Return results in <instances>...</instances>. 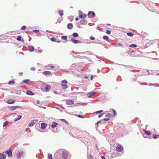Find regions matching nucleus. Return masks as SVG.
Here are the masks:
<instances>
[{
	"mask_svg": "<svg viewBox=\"0 0 159 159\" xmlns=\"http://www.w3.org/2000/svg\"><path fill=\"white\" fill-rule=\"evenodd\" d=\"M123 149V147L120 144H118L116 147V150L118 152H121Z\"/></svg>",
	"mask_w": 159,
	"mask_h": 159,
	"instance_id": "nucleus-1",
	"label": "nucleus"
},
{
	"mask_svg": "<svg viewBox=\"0 0 159 159\" xmlns=\"http://www.w3.org/2000/svg\"><path fill=\"white\" fill-rule=\"evenodd\" d=\"M68 157V153L65 151H63L62 154V159H66Z\"/></svg>",
	"mask_w": 159,
	"mask_h": 159,
	"instance_id": "nucleus-2",
	"label": "nucleus"
},
{
	"mask_svg": "<svg viewBox=\"0 0 159 159\" xmlns=\"http://www.w3.org/2000/svg\"><path fill=\"white\" fill-rule=\"evenodd\" d=\"M88 16L89 18H91L95 17V14L94 12L89 11L88 13Z\"/></svg>",
	"mask_w": 159,
	"mask_h": 159,
	"instance_id": "nucleus-3",
	"label": "nucleus"
},
{
	"mask_svg": "<svg viewBox=\"0 0 159 159\" xmlns=\"http://www.w3.org/2000/svg\"><path fill=\"white\" fill-rule=\"evenodd\" d=\"M86 16V14H83L82 11H81L79 13V17L80 18H84Z\"/></svg>",
	"mask_w": 159,
	"mask_h": 159,
	"instance_id": "nucleus-4",
	"label": "nucleus"
},
{
	"mask_svg": "<svg viewBox=\"0 0 159 159\" xmlns=\"http://www.w3.org/2000/svg\"><path fill=\"white\" fill-rule=\"evenodd\" d=\"M74 103V101L72 100L69 99L66 101V104L68 105H72Z\"/></svg>",
	"mask_w": 159,
	"mask_h": 159,
	"instance_id": "nucleus-5",
	"label": "nucleus"
},
{
	"mask_svg": "<svg viewBox=\"0 0 159 159\" xmlns=\"http://www.w3.org/2000/svg\"><path fill=\"white\" fill-rule=\"evenodd\" d=\"M5 153L7 154L8 157H11L12 156V153L11 150V149L8 150H7L5 152Z\"/></svg>",
	"mask_w": 159,
	"mask_h": 159,
	"instance_id": "nucleus-6",
	"label": "nucleus"
},
{
	"mask_svg": "<svg viewBox=\"0 0 159 159\" xmlns=\"http://www.w3.org/2000/svg\"><path fill=\"white\" fill-rule=\"evenodd\" d=\"M28 48L30 52H32L34 51V48L33 46L30 45L28 46Z\"/></svg>",
	"mask_w": 159,
	"mask_h": 159,
	"instance_id": "nucleus-7",
	"label": "nucleus"
},
{
	"mask_svg": "<svg viewBox=\"0 0 159 159\" xmlns=\"http://www.w3.org/2000/svg\"><path fill=\"white\" fill-rule=\"evenodd\" d=\"M96 92H90V93H88L87 95L88 97L90 98V97H91V96H93L95 94H96Z\"/></svg>",
	"mask_w": 159,
	"mask_h": 159,
	"instance_id": "nucleus-8",
	"label": "nucleus"
},
{
	"mask_svg": "<svg viewBox=\"0 0 159 159\" xmlns=\"http://www.w3.org/2000/svg\"><path fill=\"white\" fill-rule=\"evenodd\" d=\"M15 102V100L14 99H11L7 100V102L8 104L14 103Z\"/></svg>",
	"mask_w": 159,
	"mask_h": 159,
	"instance_id": "nucleus-9",
	"label": "nucleus"
},
{
	"mask_svg": "<svg viewBox=\"0 0 159 159\" xmlns=\"http://www.w3.org/2000/svg\"><path fill=\"white\" fill-rule=\"evenodd\" d=\"M43 74L46 75H51V72L49 71H46L43 72Z\"/></svg>",
	"mask_w": 159,
	"mask_h": 159,
	"instance_id": "nucleus-10",
	"label": "nucleus"
},
{
	"mask_svg": "<svg viewBox=\"0 0 159 159\" xmlns=\"http://www.w3.org/2000/svg\"><path fill=\"white\" fill-rule=\"evenodd\" d=\"M47 125L45 123H41V128L42 129H44L47 127Z\"/></svg>",
	"mask_w": 159,
	"mask_h": 159,
	"instance_id": "nucleus-11",
	"label": "nucleus"
},
{
	"mask_svg": "<svg viewBox=\"0 0 159 159\" xmlns=\"http://www.w3.org/2000/svg\"><path fill=\"white\" fill-rule=\"evenodd\" d=\"M71 41L75 43H81L80 41L75 40L73 38H71Z\"/></svg>",
	"mask_w": 159,
	"mask_h": 159,
	"instance_id": "nucleus-12",
	"label": "nucleus"
},
{
	"mask_svg": "<svg viewBox=\"0 0 159 159\" xmlns=\"http://www.w3.org/2000/svg\"><path fill=\"white\" fill-rule=\"evenodd\" d=\"M58 124L55 122H53L52 124L51 125V126L52 128H54L56 127L57 125Z\"/></svg>",
	"mask_w": 159,
	"mask_h": 159,
	"instance_id": "nucleus-13",
	"label": "nucleus"
},
{
	"mask_svg": "<svg viewBox=\"0 0 159 159\" xmlns=\"http://www.w3.org/2000/svg\"><path fill=\"white\" fill-rule=\"evenodd\" d=\"M6 156L5 155L2 153L0 154V159H5Z\"/></svg>",
	"mask_w": 159,
	"mask_h": 159,
	"instance_id": "nucleus-14",
	"label": "nucleus"
},
{
	"mask_svg": "<svg viewBox=\"0 0 159 159\" xmlns=\"http://www.w3.org/2000/svg\"><path fill=\"white\" fill-rule=\"evenodd\" d=\"M23 154V152H18L17 154V158L18 159L20 158L21 156Z\"/></svg>",
	"mask_w": 159,
	"mask_h": 159,
	"instance_id": "nucleus-15",
	"label": "nucleus"
},
{
	"mask_svg": "<svg viewBox=\"0 0 159 159\" xmlns=\"http://www.w3.org/2000/svg\"><path fill=\"white\" fill-rule=\"evenodd\" d=\"M61 85L62 88L64 89H65L68 87L67 85L66 84H61Z\"/></svg>",
	"mask_w": 159,
	"mask_h": 159,
	"instance_id": "nucleus-16",
	"label": "nucleus"
},
{
	"mask_svg": "<svg viewBox=\"0 0 159 159\" xmlns=\"http://www.w3.org/2000/svg\"><path fill=\"white\" fill-rule=\"evenodd\" d=\"M50 89H51L50 86L48 85H47L46 86V89H45L46 91L48 92L49 91Z\"/></svg>",
	"mask_w": 159,
	"mask_h": 159,
	"instance_id": "nucleus-17",
	"label": "nucleus"
},
{
	"mask_svg": "<svg viewBox=\"0 0 159 159\" xmlns=\"http://www.w3.org/2000/svg\"><path fill=\"white\" fill-rule=\"evenodd\" d=\"M73 27V26L72 23H69L67 25V28L70 29H72Z\"/></svg>",
	"mask_w": 159,
	"mask_h": 159,
	"instance_id": "nucleus-18",
	"label": "nucleus"
},
{
	"mask_svg": "<svg viewBox=\"0 0 159 159\" xmlns=\"http://www.w3.org/2000/svg\"><path fill=\"white\" fill-rule=\"evenodd\" d=\"M26 93L28 95H33L34 94L33 92L32 91L30 90L27 91L26 92Z\"/></svg>",
	"mask_w": 159,
	"mask_h": 159,
	"instance_id": "nucleus-19",
	"label": "nucleus"
},
{
	"mask_svg": "<svg viewBox=\"0 0 159 159\" xmlns=\"http://www.w3.org/2000/svg\"><path fill=\"white\" fill-rule=\"evenodd\" d=\"M17 40L19 41H21L22 42H24V40L23 39H21V37L20 36H19L17 37Z\"/></svg>",
	"mask_w": 159,
	"mask_h": 159,
	"instance_id": "nucleus-20",
	"label": "nucleus"
},
{
	"mask_svg": "<svg viewBox=\"0 0 159 159\" xmlns=\"http://www.w3.org/2000/svg\"><path fill=\"white\" fill-rule=\"evenodd\" d=\"M127 34L129 36L132 37L134 35V33L131 32H127Z\"/></svg>",
	"mask_w": 159,
	"mask_h": 159,
	"instance_id": "nucleus-21",
	"label": "nucleus"
},
{
	"mask_svg": "<svg viewBox=\"0 0 159 159\" xmlns=\"http://www.w3.org/2000/svg\"><path fill=\"white\" fill-rule=\"evenodd\" d=\"M11 108L12 109V110H15L17 108H20V107H18V106H12Z\"/></svg>",
	"mask_w": 159,
	"mask_h": 159,
	"instance_id": "nucleus-22",
	"label": "nucleus"
},
{
	"mask_svg": "<svg viewBox=\"0 0 159 159\" xmlns=\"http://www.w3.org/2000/svg\"><path fill=\"white\" fill-rule=\"evenodd\" d=\"M59 15L62 16L63 15V10H60L59 11Z\"/></svg>",
	"mask_w": 159,
	"mask_h": 159,
	"instance_id": "nucleus-23",
	"label": "nucleus"
},
{
	"mask_svg": "<svg viewBox=\"0 0 159 159\" xmlns=\"http://www.w3.org/2000/svg\"><path fill=\"white\" fill-rule=\"evenodd\" d=\"M72 36L74 37H76L78 36V34L76 33H74L72 34Z\"/></svg>",
	"mask_w": 159,
	"mask_h": 159,
	"instance_id": "nucleus-24",
	"label": "nucleus"
},
{
	"mask_svg": "<svg viewBox=\"0 0 159 159\" xmlns=\"http://www.w3.org/2000/svg\"><path fill=\"white\" fill-rule=\"evenodd\" d=\"M144 132H145V133L147 135H151V133L149 131L145 130V131Z\"/></svg>",
	"mask_w": 159,
	"mask_h": 159,
	"instance_id": "nucleus-25",
	"label": "nucleus"
},
{
	"mask_svg": "<svg viewBox=\"0 0 159 159\" xmlns=\"http://www.w3.org/2000/svg\"><path fill=\"white\" fill-rule=\"evenodd\" d=\"M61 121H62L63 122H64L66 124H69L68 122L65 119H61Z\"/></svg>",
	"mask_w": 159,
	"mask_h": 159,
	"instance_id": "nucleus-26",
	"label": "nucleus"
},
{
	"mask_svg": "<svg viewBox=\"0 0 159 159\" xmlns=\"http://www.w3.org/2000/svg\"><path fill=\"white\" fill-rule=\"evenodd\" d=\"M15 83V81L14 80H10L8 83L9 84H14Z\"/></svg>",
	"mask_w": 159,
	"mask_h": 159,
	"instance_id": "nucleus-27",
	"label": "nucleus"
},
{
	"mask_svg": "<svg viewBox=\"0 0 159 159\" xmlns=\"http://www.w3.org/2000/svg\"><path fill=\"white\" fill-rule=\"evenodd\" d=\"M8 121H6V122H5L4 123H3V126H4V127H5V126H6L8 124Z\"/></svg>",
	"mask_w": 159,
	"mask_h": 159,
	"instance_id": "nucleus-28",
	"label": "nucleus"
},
{
	"mask_svg": "<svg viewBox=\"0 0 159 159\" xmlns=\"http://www.w3.org/2000/svg\"><path fill=\"white\" fill-rule=\"evenodd\" d=\"M129 47L131 48H135L137 47V45L136 44H133L130 45Z\"/></svg>",
	"mask_w": 159,
	"mask_h": 159,
	"instance_id": "nucleus-29",
	"label": "nucleus"
},
{
	"mask_svg": "<svg viewBox=\"0 0 159 159\" xmlns=\"http://www.w3.org/2000/svg\"><path fill=\"white\" fill-rule=\"evenodd\" d=\"M48 159H52V154H50L48 155Z\"/></svg>",
	"mask_w": 159,
	"mask_h": 159,
	"instance_id": "nucleus-30",
	"label": "nucleus"
},
{
	"mask_svg": "<svg viewBox=\"0 0 159 159\" xmlns=\"http://www.w3.org/2000/svg\"><path fill=\"white\" fill-rule=\"evenodd\" d=\"M61 39L64 40H66L67 39V37L66 36H64L61 37Z\"/></svg>",
	"mask_w": 159,
	"mask_h": 159,
	"instance_id": "nucleus-31",
	"label": "nucleus"
},
{
	"mask_svg": "<svg viewBox=\"0 0 159 159\" xmlns=\"http://www.w3.org/2000/svg\"><path fill=\"white\" fill-rule=\"evenodd\" d=\"M30 80L27 79V80H23V83H26L30 82Z\"/></svg>",
	"mask_w": 159,
	"mask_h": 159,
	"instance_id": "nucleus-32",
	"label": "nucleus"
},
{
	"mask_svg": "<svg viewBox=\"0 0 159 159\" xmlns=\"http://www.w3.org/2000/svg\"><path fill=\"white\" fill-rule=\"evenodd\" d=\"M103 39L105 40H107L109 39V37L107 36H103Z\"/></svg>",
	"mask_w": 159,
	"mask_h": 159,
	"instance_id": "nucleus-33",
	"label": "nucleus"
},
{
	"mask_svg": "<svg viewBox=\"0 0 159 159\" xmlns=\"http://www.w3.org/2000/svg\"><path fill=\"white\" fill-rule=\"evenodd\" d=\"M112 110L113 112L114 116H116L117 114L116 111L115 110H114V109H112Z\"/></svg>",
	"mask_w": 159,
	"mask_h": 159,
	"instance_id": "nucleus-34",
	"label": "nucleus"
},
{
	"mask_svg": "<svg viewBox=\"0 0 159 159\" xmlns=\"http://www.w3.org/2000/svg\"><path fill=\"white\" fill-rule=\"evenodd\" d=\"M61 84H67V81L66 80H63L61 82Z\"/></svg>",
	"mask_w": 159,
	"mask_h": 159,
	"instance_id": "nucleus-35",
	"label": "nucleus"
},
{
	"mask_svg": "<svg viewBox=\"0 0 159 159\" xmlns=\"http://www.w3.org/2000/svg\"><path fill=\"white\" fill-rule=\"evenodd\" d=\"M51 40L52 42H55L57 40V39L53 37L51 39Z\"/></svg>",
	"mask_w": 159,
	"mask_h": 159,
	"instance_id": "nucleus-36",
	"label": "nucleus"
},
{
	"mask_svg": "<svg viewBox=\"0 0 159 159\" xmlns=\"http://www.w3.org/2000/svg\"><path fill=\"white\" fill-rule=\"evenodd\" d=\"M22 117V116L20 115H19L18 116V118L16 119L15 120V121H17L20 119Z\"/></svg>",
	"mask_w": 159,
	"mask_h": 159,
	"instance_id": "nucleus-37",
	"label": "nucleus"
},
{
	"mask_svg": "<svg viewBox=\"0 0 159 159\" xmlns=\"http://www.w3.org/2000/svg\"><path fill=\"white\" fill-rule=\"evenodd\" d=\"M35 123L34 122H31L29 124V126L31 127L33 125H35Z\"/></svg>",
	"mask_w": 159,
	"mask_h": 159,
	"instance_id": "nucleus-38",
	"label": "nucleus"
},
{
	"mask_svg": "<svg viewBox=\"0 0 159 159\" xmlns=\"http://www.w3.org/2000/svg\"><path fill=\"white\" fill-rule=\"evenodd\" d=\"M103 110H100V111H97L96 113V114H99V113H101V112H103Z\"/></svg>",
	"mask_w": 159,
	"mask_h": 159,
	"instance_id": "nucleus-39",
	"label": "nucleus"
},
{
	"mask_svg": "<svg viewBox=\"0 0 159 159\" xmlns=\"http://www.w3.org/2000/svg\"><path fill=\"white\" fill-rule=\"evenodd\" d=\"M111 115V114L110 113H108V114H107V115H106L105 116H106V117H108V118H109V117H110Z\"/></svg>",
	"mask_w": 159,
	"mask_h": 159,
	"instance_id": "nucleus-40",
	"label": "nucleus"
},
{
	"mask_svg": "<svg viewBox=\"0 0 159 159\" xmlns=\"http://www.w3.org/2000/svg\"><path fill=\"white\" fill-rule=\"evenodd\" d=\"M26 27L24 25L22 26V27L21 28V29L22 30H25L26 29Z\"/></svg>",
	"mask_w": 159,
	"mask_h": 159,
	"instance_id": "nucleus-41",
	"label": "nucleus"
},
{
	"mask_svg": "<svg viewBox=\"0 0 159 159\" xmlns=\"http://www.w3.org/2000/svg\"><path fill=\"white\" fill-rule=\"evenodd\" d=\"M88 158L89 159H94L92 156L91 155L88 157Z\"/></svg>",
	"mask_w": 159,
	"mask_h": 159,
	"instance_id": "nucleus-42",
	"label": "nucleus"
},
{
	"mask_svg": "<svg viewBox=\"0 0 159 159\" xmlns=\"http://www.w3.org/2000/svg\"><path fill=\"white\" fill-rule=\"evenodd\" d=\"M76 116L79 118H84V116L81 115H76Z\"/></svg>",
	"mask_w": 159,
	"mask_h": 159,
	"instance_id": "nucleus-43",
	"label": "nucleus"
},
{
	"mask_svg": "<svg viewBox=\"0 0 159 159\" xmlns=\"http://www.w3.org/2000/svg\"><path fill=\"white\" fill-rule=\"evenodd\" d=\"M106 33L108 34H109L111 33V31L110 30H107Z\"/></svg>",
	"mask_w": 159,
	"mask_h": 159,
	"instance_id": "nucleus-44",
	"label": "nucleus"
},
{
	"mask_svg": "<svg viewBox=\"0 0 159 159\" xmlns=\"http://www.w3.org/2000/svg\"><path fill=\"white\" fill-rule=\"evenodd\" d=\"M153 137L154 139H156L157 138L156 135L155 134H154L153 135Z\"/></svg>",
	"mask_w": 159,
	"mask_h": 159,
	"instance_id": "nucleus-45",
	"label": "nucleus"
},
{
	"mask_svg": "<svg viewBox=\"0 0 159 159\" xmlns=\"http://www.w3.org/2000/svg\"><path fill=\"white\" fill-rule=\"evenodd\" d=\"M103 120L104 121H108V120H109V119L108 118H104V119Z\"/></svg>",
	"mask_w": 159,
	"mask_h": 159,
	"instance_id": "nucleus-46",
	"label": "nucleus"
},
{
	"mask_svg": "<svg viewBox=\"0 0 159 159\" xmlns=\"http://www.w3.org/2000/svg\"><path fill=\"white\" fill-rule=\"evenodd\" d=\"M90 39L91 40H93L95 39V38L93 37H90Z\"/></svg>",
	"mask_w": 159,
	"mask_h": 159,
	"instance_id": "nucleus-47",
	"label": "nucleus"
},
{
	"mask_svg": "<svg viewBox=\"0 0 159 159\" xmlns=\"http://www.w3.org/2000/svg\"><path fill=\"white\" fill-rule=\"evenodd\" d=\"M33 31L34 32H35V33H37V32H39V31L38 30H34Z\"/></svg>",
	"mask_w": 159,
	"mask_h": 159,
	"instance_id": "nucleus-48",
	"label": "nucleus"
},
{
	"mask_svg": "<svg viewBox=\"0 0 159 159\" xmlns=\"http://www.w3.org/2000/svg\"><path fill=\"white\" fill-rule=\"evenodd\" d=\"M23 74L22 72H20L19 73V75L20 76H22Z\"/></svg>",
	"mask_w": 159,
	"mask_h": 159,
	"instance_id": "nucleus-49",
	"label": "nucleus"
},
{
	"mask_svg": "<svg viewBox=\"0 0 159 159\" xmlns=\"http://www.w3.org/2000/svg\"><path fill=\"white\" fill-rule=\"evenodd\" d=\"M50 68H54V66H50Z\"/></svg>",
	"mask_w": 159,
	"mask_h": 159,
	"instance_id": "nucleus-50",
	"label": "nucleus"
},
{
	"mask_svg": "<svg viewBox=\"0 0 159 159\" xmlns=\"http://www.w3.org/2000/svg\"><path fill=\"white\" fill-rule=\"evenodd\" d=\"M118 45H119V46H123V45H122V44H120V43H118Z\"/></svg>",
	"mask_w": 159,
	"mask_h": 159,
	"instance_id": "nucleus-51",
	"label": "nucleus"
},
{
	"mask_svg": "<svg viewBox=\"0 0 159 159\" xmlns=\"http://www.w3.org/2000/svg\"><path fill=\"white\" fill-rule=\"evenodd\" d=\"M101 157L102 159H105V158L103 156H101Z\"/></svg>",
	"mask_w": 159,
	"mask_h": 159,
	"instance_id": "nucleus-52",
	"label": "nucleus"
},
{
	"mask_svg": "<svg viewBox=\"0 0 159 159\" xmlns=\"http://www.w3.org/2000/svg\"><path fill=\"white\" fill-rule=\"evenodd\" d=\"M102 116V115H99L98 116V117H99V118H100V117H101Z\"/></svg>",
	"mask_w": 159,
	"mask_h": 159,
	"instance_id": "nucleus-53",
	"label": "nucleus"
},
{
	"mask_svg": "<svg viewBox=\"0 0 159 159\" xmlns=\"http://www.w3.org/2000/svg\"><path fill=\"white\" fill-rule=\"evenodd\" d=\"M37 103L38 104H39L40 101L39 100H37Z\"/></svg>",
	"mask_w": 159,
	"mask_h": 159,
	"instance_id": "nucleus-54",
	"label": "nucleus"
},
{
	"mask_svg": "<svg viewBox=\"0 0 159 159\" xmlns=\"http://www.w3.org/2000/svg\"><path fill=\"white\" fill-rule=\"evenodd\" d=\"M93 76L92 75H91V80H93Z\"/></svg>",
	"mask_w": 159,
	"mask_h": 159,
	"instance_id": "nucleus-55",
	"label": "nucleus"
},
{
	"mask_svg": "<svg viewBox=\"0 0 159 159\" xmlns=\"http://www.w3.org/2000/svg\"><path fill=\"white\" fill-rule=\"evenodd\" d=\"M75 19L76 20H79V19L78 18H75Z\"/></svg>",
	"mask_w": 159,
	"mask_h": 159,
	"instance_id": "nucleus-56",
	"label": "nucleus"
},
{
	"mask_svg": "<svg viewBox=\"0 0 159 159\" xmlns=\"http://www.w3.org/2000/svg\"><path fill=\"white\" fill-rule=\"evenodd\" d=\"M100 122V121H98L97 123V125H98V124H99V123Z\"/></svg>",
	"mask_w": 159,
	"mask_h": 159,
	"instance_id": "nucleus-57",
	"label": "nucleus"
},
{
	"mask_svg": "<svg viewBox=\"0 0 159 159\" xmlns=\"http://www.w3.org/2000/svg\"><path fill=\"white\" fill-rule=\"evenodd\" d=\"M84 78H85V79H87V78H88V77H87V76H85L84 77Z\"/></svg>",
	"mask_w": 159,
	"mask_h": 159,
	"instance_id": "nucleus-58",
	"label": "nucleus"
},
{
	"mask_svg": "<svg viewBox=\"0 0 159 159\" xmlns=\"http://www.w3.org/2000/svg\"><path fill=\"white\" fill-rule=\"evenodd\" d=\"M31 69L32 70H34V69H35V68H31Z\"/></svg>",
	"mask_w": 159,
	"mask_h": 159,
	"instance_id": "nucleus-59",
	"label": "nucleus"
},
{
	"mask_svg": "<svg viewBox=\"0 0 159 159\" xmlns=\"http://www.w3.org/2000/svg\"><path fill=\"white\" fill-rule=\"evenodd\" d=\"M60 42H61L60 41H57V43H60Z\"/></svg>",
	"mask_w": 159,
	"mask_h": 159,
	"instance_id": "nucleus-60",
	"label": "nucleus"
},
{
	"mask_svg": "<svg viewBox=\"0 0 159 159\" xmlns=\"http://www.w3.org/2000/svg\"><path fill=\"white\" fill-rule=\"evenodd\" d=\"M107 25H110V24H107Z\"/></svg>",
	"mask_w": 159,
	"mask_h": 159,
	"instance_id": "nucleus-61",
	"label": "nucleus"
}]
</instances>
